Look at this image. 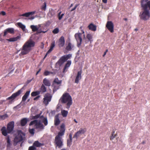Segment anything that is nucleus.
I'll return each mask as SVG.
<instances>
[{
  "label": "nucleus",
  "mask_w": 150,
  "mask_h": 150,
  "mask_svg": "<svg viewBox=\"0 0 150 150\" xmlns=\"http://www.w3.org/2000/svg\"><path fill=\"white\" fill-rule=\"evenodd\" d=\"M30 91H27L24 95L23 96L22 98V101L25 102L28 96L29 95Z\"/></svg>",
  "instance_id": "26"
},
{
  "label": "nucleus",
  "mask_w": 150,
  "mask_h": 150,
  "mask_svg": "<svg viewBox=\"0 0 150 150\" xmlns=\"http://www.w3.org/2000/svg\"><path fill=\"white\" fill-rule=\"evenodd\" d=\"M81 31L82 32V33L83 34V38L85 39V34H84V31L83 30H81Z\"/></svg>",
  "instance_id": "53"
},
{
  "label": "nucleus",
  "mask_w": 150,
  "mask_h": 150,
  "mask_svg": "<svg viewBox=\"0 0 150 150\" xmlns=\"http://www.w3.org/2000/svg\"><path fill=\"white\" fill-rule=\"evenodd\" d=\"M36 148L33 145L32 146H30L28 148V150H36Z\"/></svg>",
  "instance_id": "44"
},
{
  "label": "nucleus",
  "mask_w": 150,
  "mask_h": 150,
  "mask_svg": "<svg viewBox=\"0 0 150 150\" xmlns=\"http://www.w3.org/2000/svg\"><path fill=\"white\" fill-rule=\"evenodd\" d=\"M21 35H18L16 37L10 38L9 39H6V40L9 42H14L17 41L21 38Z\"/></svg>",
  "instance_id": "23"
},
{
  "label": "nucleus",
  "mask_w": 150,
  "mask_h": 150,
  "mask_svg": "<svg viewBox=\"0 0 150 150\" xmlns=\"http://www.w3.org/2000/svg\"><path fill=\"white\" fill-rule=\"evenodd\" d=\"M35 13V11H32L31 12L26 13L21 15L20 16L28 17L30 15H32L34 14Z\"/></svg>",
  "instance_id": "25"
},
{
  "label": "nucleus",
  "mask_w": 150,
  "mask_h": 150,
  "mask_svg": "<svg viewBox=\"0 0 150 150\" xmlns=\"http://www.w3.org/2000/svg\"><path fill=\"white\" fill-rule=\"evenodd\" d=\"M30 28L33 32L37 31L39 29V28L37 27L36 25H31Z\"/></svg>",
  "instance_id": "36"
},
{
  "label": "nucleus",
  "mask_w": 150,
  "mask_h": 150,
  "mask_svg": "<svg viewBox=\"0 0 150 150\" xmlns=\"http://www.w3.org/2000/svg\"><path fill=\"white\" fill-rule=\"evenodd\" d=\"M141 4L143 10H150V0H141Z\"/></svg>",
  "instance_id": "8"
},
{
  "label": "nucleus",
  "mask_w": 150,
  "mask_h": 150,
  "mask_svg": "<svg viewBox=\"0 0 150 150\" xmlns=\"http://www.w3.org/2000/svg\"><path fill=\"white\" fill-rule=\"evenodd\" d=\"M106 27L111 33H112V22L111 21H108Z\"/></svg>",
  "instance_id": "18"
},
{
  "label": "nucleus",
  "mask_w": 150,
  "mask_h": 150,
  "mask_svg": "<svg viewBox=\"0 0 150 150\" xmlns=\"http://www.w3.org/2000/svg\"><path fill=\"white\" fill-rule=\"evenodd\" d=\"M59 29L58 28H55L52 31V33L54 34H57L59 32Z\"/></svg>",
  "instance_id": "43"
},
{
  "label": "nucleus",
  "mask_w": 150,
  "mask_h": 150,
  "mask_svg": "<svg viewBox=\"0 0 150 150\" xmlns=\"http://www.w3.org/2000/svg\"><path fill=\"white\" fill-rule=\"evenodd\" d=\"M43 103L45 106H47L52 99V96L49 93H46L44 96Z\"/></svg>",
  "instance_id": "13"
},
{
  "label": "nucleus",
  "mask_w": 150,
  "mask_h": 150,
  "mask_svg": "<svg viewBox=\"0 0 150 150\" xmlns=\"http://www.w3.org/2000/svg\"><path fill=\"white\" fill-rule=\"evenodd\" d=\"M8 117L7 114H5L2 115H0V119L4 120Z\"/></svg>",
  "instance_id": "41"
},
{
  "label": "nucleus",
  "mask_w": 150,
  "mask_h": 150,
  "mask_svg": "<svg viewBox=\"0 0 150 150\" xmlns=\"http://www.w3.org/2000/svg\"><path fill=\"white\" fill-rule=\"evenodd\" d=\"M74 121L76 123H77L78 122H77V121L75 119H74Z\"/></svg>",
  "instance_id": "59"
},
{
  "label": "nucleus",
  "mask_w": 150,
  "mask_h": 150,
  "mask_svg": "<svg viewBox=\"0 0 150 150\" xmlns=\"http://www.w3.org/2000/svg\"><path fill=\"white\" fill-rule=\"evenodd\" d=\"M108 51V50H106V51L105 52H104V54L103 55V57H104L106 55V53Z\"/></svg>",
  "instance_id": "52"
},
{
  "label": "nucleus",
  "mask_w": 150,
  "mask_h": 150,
  "mask_svg": "<svg viewBox=\"0 0 150 150\" xmlns=\"http://www.w3.org/2000/svg\"><path fill=\"white\" fill-rule=\"evenodd\" d=\"M82 26H81V27H80V29H82Z\"/></svg>",
  "instance_id": "64"
},
{
  "label": "nucleus",
  "mask_w": 150,
  "mask_h": 150,
  "mask_svg": "<svg viewBox=\"0 0 150 150\" xmlns=\"http://www.w3.org/2000/svg\"><path fill=\"white\" fill-rule=\"evenodd\" d=\"M60 150H67V149L65 148H63V149H61Z\"/></svg>",
  "instance_id": "62"
},
{
  "label": "nucleus",
  "mask_w": 150,
  "mask_h": 150,
  "mask_svg": "<svg viewBox=\"0 0 150 150\" xmlns=\"http://www.w3.org/2000/svg\"><path fill=\"white\" fill-rule=\"evenodd\" d=\"M110 14H109L108 15V20H110Z\"/></svg>",
  "instance_id": "57"
},
{
  "label": "nucleus",
  "mask_w": 150,
  "mask_h": 150,
  "mask_svg": "<svg viewBox=\"0 0 150 150\" xmlns=\"http://www.w3.org/2000/svg\"><path fill=\"white\" fill-rule=\"evenodd\" d=\"M22 134V133L21 131H18V134L16 135L14 139L13 145L14 146H16L18 143L23 141V138Z\"/></svg>",
  "instance_id": "10"
},
{
  "label": "nucleus",
  "mask_w": 150,
  "mask_h": 150,
  "mask_svg": "<svg viewBox=\"0 0 150 150\" xmlns=\"http://www.w3.org/2000/svg\"><path fill=\"white\" fill-rule=\"evenodd\" d=\"M142 144H145V142L144 141H143V142H142Z\"/></svg>",
  "instance_id": "60"
},
{
  "label": "nucleus",
  "mask_w": 150,
  "mask_h": 150,
  "mask_svg": "<svg viewBox=\"0 0 150 150\" xmlns=\"http://www.w3.org/2000/svg\"><path fill=\"white\" fill-rule=\"evenodd\" d=\"M61 12L60 11L59 12V13H58V18H59V20H60L62 19L63 16L64 15V13H62L61 15Z\"/></svg>",
  "instance_id": "42"
},
{
  "label": "nucleus",
  "mask_w": 150,
  "mask_h": 150,
  "mask_svg": "<svg viewBox=\"0 0 150 150\" xmlns=\"http://www.w3.org/2000/svg\"><path fill=\"white\" fill-rule=\"evenodd\" d=\"M61 83L62 81L59 80L58 78H56L54 79L52 86V87L54 88L53 89V91H56L59 89Z\"/></svg>",
  "instance_id": "9"
},
{
  "label": "nucleus",
  "mask_w": 150,
  "mask_h": 150,
  "mask_svg": "<svg viewBox=\"0 0 150 150\" xmlns=\"http://www.w3.org/2000/svg\"><path fill=\"white\" fill-rule=\"evenodd\" d=\"M40 97V95L34 98L33 100H38L39 98Z\"/></svg>",
  "instance_id": "48"
},
{
  "label": "nucleus",
  "mask_w": 150,
  "mask_h": 150,
  "mask_svg": "<svg viewBox=\"0 0 150 150\" xmlns=\"http://www.w3.org/2000/svg\"><path fill=\"white\" fill-rule=\"evenodd\" d=\"M40 119L41 120L45 126H46L47 125L48 121L47 117H44L43 116H41L40 117Z\"/></svg>",
  "instance_id": "28"
},
{
  "label": "nucleus",
  "mask_w": 150,
  "mask_h": 150,
  "mask_svg": "<svg viewBox=\"0 0 150 150\" xmlns=\"http://www.w3.org/2000/svg\"><path fill=\"white\" fill-rule=\"evenodd\" d=\"M40 70L41 69H40L38 71H37L36 74V75H37L39 73L40 71Z\"/></svg>",
  "instance_id": "56"
},
{
  "label": "nucleus",
  "mask_w": 150,
  "mask_h": 150,
  "mask_svg": "<svg viewBox=\"0 0 150 150\" xmlns=\"http://www.w3.org/2000/svg\"><path fill=\"white\" fill-rule=\"evenodd\" d=\"M33 124L35 125V127L36 129H39L42 130L44 128V125L41 123L40 121L39 122H38L37 120L32 121L30 122V125H32Z\"/></svg>",
  "instance_id": "11"
},
{
  "label": "nucleus",
  "mask_w": 150,
  "mask_h": 150,
  "mask_svg": "<svg viewBox=\"0 0 150 150\" xmlns=\"http://www.w3.org/2000/svg\"><path fill=\"white\" fill-rule=\"evenodd\" d=\"M88 28L89 30L93 31H95L96 30V26L93 24L90 23L88 26Z\"/></svg>",
  "instance_id": "24"
},
{
  "label": "nucleus",
  "mask_w": 150,
  "mask_h": 150,
  "mask_svg": "<svg viewBox=\"0 0 150 150\" xmlns=\"http://www.w3.org/2000/svg\"><path fill=\"white\" fill-rule=\"evenodd\" d=\"M71 61L70 60H68L67 63L65 64L63 70V72H66L71 64Z\"/></svg>",
  "instance_id": "19"
},
{
  "label": "nucleus",
  "mask_w": 150,
  "mask_h": 150,
  "mask_svg": "<svg viewBox=\"0 0 150 150\" xmlns=\"http://www.w3.org/2000/svg\"><path fill=\"white\" fill-rule=\"evenodd\" d=\"M27 120L26 118H23L21 121V125L22 126H24L27 123Z\"/></svg>",
  "instance_id": "29"
},
{
  "label": "nucleus",
  "mask_w": 150,
  "mask_h": 150,
  "mask_svg": "<svg viewBox=\"0 0 150 150\" xmlns=\"http://www.w3.org/2000/svg\"><path fill=\"white\" fill-rule=\"evenodd\" d=\"M46 3L45 2L44 4L41 6V8L42 10L45 11L46 9Z\"/></svg>",
  "instance_id": "40"
},
{
  "label": "nucleus",
  "mask_w": 150,
  "mask_h": 150,
  "mask_svg": "<svg viewBox=\"0 0 150 150\" xmlns=\"http://www.w3.org/2000/svg\"><path fill=\"white\" fill-rule=\"evenodd\" d=\"M22 89L18 91L17 92L13 93L12 95L6 98V100H9V103L11 104L14 100L15 98L18 96H19L22 92Z\"/></svg>",
  "instance_id": "6"
},
{
  "label": "nucleus",
  "mask_w": 150,
  "mask_h": 150,
  "mask_svg": "<svg viewBox=\"0 0 150 150\" xmlns=\"http://www.w3.org/2000/svg\"><path fill=\"white\" fill-rule=\"evenodd\" d=\"M65 125L64 124H62L60 126V129L58 135L56 136L54 142L55 148L58 147L61 148L64 145L62 136L64 135L65 132Z\"/></svg>",
  "instance_id": "1"
},
{
  "label": "nucleus",
  "mask_w": 150,
  "mask_h": 150,
  "mask_svg": "<svg viewBox=\"0 0 150 150\" xmlns=\"http://www.w3.org/2000/svg\"><path fill=\"white\" fill-rule=\"evenodd\" d=\"M52 73L51 72L46 71H45L44 72V75H45V76H47L49 75L50 74H52Z\"/></svg>",
  "instance_id": "45"
},
{
  "label": "nucleus",
  "mask_w": 150,
  "mask_h": 150,
  "mask_svg": "<svg viewBox=\"0 0 150 150\" xmlns=\"http://www.w3.org/2000/svg\"><path fill=\"white\" fill-rule=\"evenodd\" d=\"M81 74L82 70H81L80 71H78L77 75L76 76V78L74 82L77 84L79 83V81L80 80L81 78Z\"/></svg>",
  "instance_id": "15"
},
{
  "label": "nucleus",
  "mask_w": 150,
  "mask_h": 150,
  "mask_svg": "<svg viewBox=\"0 0 150 150\" xmlns=\"http://www.w3.org/2000/svg\"><path fill=\"white\" fill-rule=\"evenodd\" d=\"M42 144L40 143L38 141H35L33 144V146L37 147H40L42 145Z\"/></svg>",
  "instance_id": "34"
},
{
  "label": "nucleus",
  "mask_w": 150,
  "mask_h": 150,
  "mask_svg": "<svg viewBox=\"0 0 150 150\" xmlns=\"http://www.w3.org/2000/svg\"><path fill=\"white\" fill-rule=\"evenodd\" d=\"M14 29L13 28H8L4 30V36H5L8 33L10 34H13L14 33Z\"/></svg>",
  "instance_id": "17"
},
{
  "label": "nucleus",
  "mask_w": 150,
  "mask_h": 150,
  "mask_svg": "<svg viewBox=\"0 0 150 150\" xmlns=\"http://www.w3.org/2000/svg\"><path fill=\"white\" fill-rule=\"evenodd\" d=\"M29 132L32 134H34V129H30L29 130Z\"/></svg>",
  "instance_id": "46"
},
{
  "label": "nucleus",
  "mask_w": 150,
  "mask_h": 150,
  "mask_svg": "<svg viewBox=\"0 0 150 150\" xmlns=\"http://www.w3.org/2000/svg\"><path fill=\"white\" fill-rule=\"evenodd\" d=\"M6 139L7 140L6 147L7 149H10L11 148V139H10L9 137L8 136L6 138Z\"/></svg>",
  "instance_id": "27"
},
{
  "label": "nucleus",
  "mask_w": 150,
  "mask_h": 150,
  "mask_svg": "<svg viewBox=\"0 0 150 150\" xmlns=\"http://www.w3.org/2000/svg\"><path fill=\"white\" fill-rule=\"evenodd\" d=\"M112 132L111 134V136L110 137V139L111 140L112 139Z\"/></svg>",
  "instance_id": "58"
},
{
  "label": "nucleus",
  "mask_w": 150,
  "mask_h": 150,
  "mask_svg": "<svg viewBox=\"0 0 150 150\" xmlns=\"http://www.w3.org/2000/svg\"><path fill=\"white\" fill-rule=\"evenodd\" d=\"M34 18V17H32L31 18H30V19H33Z\"/></svg>",
  "instance_id": "63"
},
{
  "label": "nucleus",
  "mask_w": 150,
  "mask_h": 150,
  "mask_svg": "<svg viewBox=\"0 0 150 150\" xmlns=\"http://www.w3.org/2000/svg\"><path fill=\"white\" fill-rule=\"evenodd\" d=\"M86 131V128H81L73 136V138L77 139L81 134H83Z\"/></svg>",
  "instance_id": "14"
},
{
  "label": "nucleus",
  "mask_w": 150,
  "mask_h": 150,
  "mask_svg": "<svg viewBox=\"0 0 150 150\" xmlns=\"http://www.w3.org/2000/svg\"><path fill=\"white\" fill-rule=\"evenodd\" d=\"M46 32V31H42L40 30H38H38H37V34L40 33H45Z\"/></svg>",
  "instance_id": "47"
},
{
  "label": "nucleus",
  "mask_w": 150,
  "mask_h": 150,
  "mask_svg": "<svg viewBox=\"0 0 150 150\" xmlns=\"http://www.w3.org/2000/svg\"><path fill=\"white\" fill-rule=\"evenodd\" d=\"M40 91H34L32 92L31 93V95L32 96H35L40 94Z\"/></svg>",
  "instance_id": "38"
},
{
  "label": "nucleus",
  "mask_w": 150,
  "mask_h": 150,
  "mask_svg": "<svg viewBox=\"0 0 150 150\" xmlns=\"http://www.w3.org/2000/svg\"><path fill=\"white\" fill-rule=\"evenodd\" d=\"M55 42L54 41H53L51 44V46L50 49L48 50V53L51 52L53 50L54 47L55 46Z\"/></svg>",
  "instance_id": "30"
},
{
  "label": "nucleus",
  "mask_w": 150,
  "mask_h": 150,
  "mask_svg": "<svg viewBox=\"0 0 150 150\" xmlns=\"http://www.w3.org/2000/svg\"><path fill=\"white\" fill-rule=\"evenodd\" d=\"M35 45V42L34 41L31 40H28L23 46L20 54L24 55L28 53L31 50V47H34Z\"/></svg>",
  "instance_id": "3"
},
{
  "label": "nucleus",
  "mask_w": 150,
  "mask_h": 150,
  "mask_svg": "<svg viewBox=\"0 0 150 150\" xmlns=\"http://www.w3.org/2000/svg\"><path fill=\"white\" fill-rule=\"evenodd\" d=\"M141 19L146 21L149 20L150 17V12L149 10H143L140 15Z\"/></svg>",
  "instance_id": "7"
},
{
  "label": "nucleus",
  "mask_w": 150,
  "mask_h": 150,
  "mask_svg": "<svg viewBox=\"0 0 150 150\" xmlns=\"http://www.w3.org/2000/svg\"><path fill=\"white\" fill-rule=\"evenodd\" d=\"M46 88L45 86L42 84L40 88V92H42V93H45L46 91Z\"/></svg>",
  "instance_id": "35"
},
{
  "label": "nucleus",
  "mask_w": 150,
  "mask_h": 150,
  "mask_svg": "<svg viewBox=\"0 0 150 150\" xmlns=\"http://www.w3.org/2000/svg\"><path fill=\"white\" fill-rule=\"evenodd\" d=\"M65 44V40L64 37L62 36L59 40L58 46L60 47H63Z\"/></svg>",
  "instance_id": "16"
},
{
  "label": "nucleus",
  "mask_w": 150,
  "mask_h": 150,
  "mask_svg": "<svg viewBox=\"0 0 150 150\" xmlns=\"http://www.w3.org/2000/svg\"><path fill=\"white\" fill-rule=\"evenodd\" d=\"M59 101L62 104H66L67 108L69 109L72 104V100L71 96L69 94L65 92L61 97Z\"/></svg>",
  "instance_id": "2"
},
{
  "label": "nucleus",
  "mask_w": 150,
  "mask_h": 150,
  "mask_svg": "<svg viewBox=\"0 0 150 150\" xmlns=\"http://www.w3.org/2000/svg\"><path fill=\"white\" fill-rule=\"evenodd\" d=\"M71 57V55L70 54L64 55L62 56L56 63V66L57 67H60L66 61L70 59Z\"/></svg>",
  "instance_id": "5"
},
{
  "label": "nucleus",
  "mask_w": 150,
  "mask_h": 150,
  "mask_svg": "<svg viewBox=\"0 0 150 150\" xmlns=\"http://www.w3.org/2000/svg\"><path fill=\"white\" fill-rule=\"evenodd\" d=\"M40 114H37L34 116V118L35 119H38V118H39V117L40 118Z\"/></svg>",
  "instance_id": "49"
},
{
  "label": "nucleus",
  "mask_w": 150,
  "mask_h": 150,
  "mask_svg": "<svg viewBox=\"0 0 150 150\" xmlns=\"http://www.w3.org/2000/svg\"><path fill=\"white\" fill-rule=\"evenodd\" d=\"M123 20L125 21H127V18H124L123 19Z\"/></svg>",
  "instance_id": "61"
},
{
  "label": "nucleus",
  "mask_w": 150,
  "mask_h": 150,
  "mask_svg": "<svg viewBox=\"0 0 150 150\" xmlns=\"http://www.w3.org/2000/svg\"><path fill=\"white\" fill-rule=\"evenodd\" d=\"M61 112L62 116L64 117H66L68 113V112L65 110H62Z\"/></svg>",
  "instance_id": "37"
},
{
  "label": "nucleus",
  "mask_w": 150,
  "mask_h": 150,
  "mask_svg": "<svg viewBox=\"0 0 150 150\" xmlns=\"http://www.w3.org/2000/svg\"><path fill=\"white\" fill-rule=\"evenodd\" d=\"M82 33H76L74 35V37L76 39L77 44V46L79 47L81 44L82 41Z\"/></svg>",
  "instance_id": "12"
},
{
  "label": "nucleus",
  "mask_w": 150,
  "mask_h": 150,
  "mask_svg": "<svg viewBox=\"0 0 150 150\" xmlns=\"http://www.w3.org/2000/svg\"><path fill=\"white\" fill-rule=\"evenodd\" d=\"M14 122L11 121L9 122L7 125V129L6 127H3L1 129L2 134L5 136L7 135L8 133H10L13 130L14 127Z\"/></svg>",
  "instance_id": "4"
},
{
  "label": "nucleus",
  "mask_w": 150,
  "mask_h": 150,
  "mask_svg": "<svg viewBox=\"0 0 150 150\" xmlns=\"http://www.w3.org/2000/svg\"><path fill=\"white\" fill-rule=\"evenodd\" d=\"M43 84L46 86H51L50 81L46 78L44 79L43 80Z\"/></svg>",
  "instance_id": "21"
},
{
  "label": "nucleus",
  "mask_w": 150,
  "mask_h": 150,
  "mask_svg": "<svg viewBox=\"0 0 150 150\" xmlns=\"http://www.w3.org/2000/svg\"><path fill=\"white\" fill-rule=\"evenodd\" d=\"M73 45L71 44V42H69L67 45L66 48V49L67 51L71 50L73 47Z\"/></svg>",
  "instance_id": "31"
},
{
  "label": "nucleus",
  "mask_w": 150,
  "mask_h": 150,
  "mask_svg": "<svg viewBox=\"0 0 150 150\" xmlns=\"http://www.w3.org/2000/svg\"><path fill=\"white\" fill-rule=\"evenodd\" d=\"M69 138L67 140V145L68 146L70 147L71 145L72 142V134L70 133L69 135Z\"/></svg>",
  "instance_id": "22"
},
{
  "label": "nucleus",
  "mask_w": 150,
  "mask_h": 150,
  "mask_svg": "<svg viewBox=\"0 0 150 150\" xmlns=\"http://www.w3.org/2000/svg\"><path fill=\"white\" fill-rule=\"evenodd\" d=\"M87 38L88 39V41H90L91 42L93 41L92 40L93 38L92 35L90 34H88L86 36Z\"/></svg>",
  "instance_id": "39"
},
{
  "label": "nucleus",
  "mask_w": 150,
  "mask_h": 150,
  "mask_svg": "<svg viewBox=\"0 0 150 150\" xmlns=\"http://www.w3.org/2000/svg\"><path fill=\"white\" fill-rule=\"evenodd\" d=\"M77 5H76L75 7L73 8H72L71 10V11H73L74 10H75L76 9V8L77 6Z\"/></svg>",
  "instance_id": "50"
},
{
  "label": "nucleus",
  "mask_w": 150,
  "mask_h": 150,
  "mask_svg": "<svg viewBox=\"0 0 150 150\" xmlns=\"http://www.w3.org/2000/svg\"><path fill=\"white\" fill-rule=\"evenodd\" d=\"M1 13L3 16H4L6 14L5 12L4 11H2Z\"/></svg>",
  "instance_id": "51"
},
{
  "label": "nucleus",
  "mask_w": 150,
  "mask_h": 150,
  "mask_svg": "<svg viewBox=\"0 0 150 150\" xmlns=\"http://www.w3.org/2000/svg\"><path fill=\"white\" fill-rule=\"evenodd\" d=\"M18 26L22 29L24 31L25 30V26L22 24L21 23L18 22L17 23Z\"/></svg>",
  "instance_id": "33"
},
{
  "label": "nucleus",
  "mask_w": 150,
  "mask_h": 150,
  "mask_svg": "<svg viewBox=\"0 0 150 150\" xmlns=\"http://www.w3.org/2000/svg\"><path fill=\"white\" fill-rule=\"evenodd\" d=\"M47 15L50 17H52L55 15L54 11L52 9L50 10L49 12L48 13Z\"/></svg>",
  "instance_id": "32"
},
{
  "label": "nucleus",
  "mask_w": 150,
  "mask_h": 150,
  "mask_svg": "<svg viewBox=\"0 0 150 150\" xmlns=\"http://www.w3.org/2000/svg\"><path fill=\"white\" fill-rule=\"evenodd\" d=\"M60 121L59 118V114H57L54 117V125L56 126H57L60 124Z\"/></svg>",
  "instance_id": "20"
},
{
  "label": "nucleus",
  "mask_w": 150,
  "mask_h": 150,
  "mask_svg": "<svg viewBox=\"0 0 150 150\" xmlns=\"http://www.w3.org/2000/svg\"><path fill=\"white\" fill-rule=\"evenodd\" d=\"M103 2L104 3H106L107 0H102Z\"/></svg>",
  "instance_id": "54"
},
{
  "label": "nucleus",
  "mask_w": 150,
  "mask_h": 150,
  "mask_svg": "<svg viewBox=\"0 0 150 150\" xmlns=\"http://www.w3.org/2000/svg\"><path fill=\"white\" fill-rule=\"evenodd\" d=\"M50 53H48V51L47 52V53H46V54L45 55L44 57V59H45V58L47 56L48 54Z\"/></svg>",
  "instance_id": "55"
}]
</instances>
